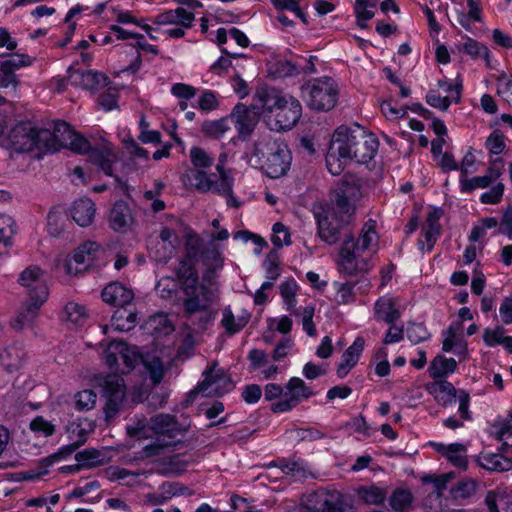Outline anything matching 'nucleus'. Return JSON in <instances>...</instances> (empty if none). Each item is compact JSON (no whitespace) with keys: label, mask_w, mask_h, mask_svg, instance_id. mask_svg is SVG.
Segmentation results:
<instances>
[{"label":"nucleus","mask_w":512,"mask_h":512,"mask_svg":"<svg viewBox=\"0 0 512 512\" xmlns=\"http://www.w3.org/2000/svg\"><path fill=\"white\" fill-rule=\"evenodd\" d=\"M456 368L457 362L454 358L448 359L442 355H437L430 363L428 372L433 379H440L448 373H453Z\"/></svg>","instance_id":"nucleus-32"},{"label":"nucleus","mask_w":512,"mask_h":512,"mask_svg":"<svg viewBox=\"0 0 512 512\" xmlns=\"http://www.w3.org/2000/svg\"><path fill=\"white\" fill-rule=\"evenodd\" d=\"M286 389L290 395L297 393L299 397L302 396L303 398H309L312 395V391L306 386L305 382L297 377H293L289 380Z\"/></svg>","instance_id":"nucleus-63"},{"label":"nucleus","mask_w":512,"mask_h":512,"mask_svg":"<svg viewBox=\"0 0 512 512\" xmlns=\"http://www.w3.org/2000/svg\"><path fill=\"white\" fill-rule=\"evenodd\" d=\"M377 0H356L354 11L356 18L359 20H370L374 17V12L368 10V7H375Z\"/></svg>","instance_id":"nucleus-60"},{"label":"nucleus","mask_w":512,"mask_h":512,"mask_svg":"<svg viewBox=\"0 0 512 512\" xmlns=\"http://www.w3.org/2000/svg\"><path fill=\"white\" fill-rule=\"evenodd\" d=\"M18 284L24 289L26 299L46 302L49 297V287L46 272L37 265L26 267L18 276Z\"/></svg>","instance_id":"nucleus-5"},{"label":"nucleus","mask_w":512,"mask_h":512,"mask_svg":"<svg viewBox=\"0 0 512 512\" xmlns=\"http://www.w3.org/2000/svg\"><path fill=\"white\" fill-rule=\"evenodd\" d=\"M76 464L66 465V473H75L81 469H90L104 465L109 461L105 449L87 448L75 454Z\"/></svg>","instance_id":"nucleus-13"},{"label":"nucleus","mask_w":512,"mask_h":512,"mask_svg":"<svg viewBox=\"0 0 512 512\" xmlns=\"http://www.w3.org/2000/svg\"><path fill=\"white\" fill-rule=\"evenodd\" d=\"M427 390L429 393L433 394L439 391L442 393V396H436L435 399L438 403H440L443 407L448 406L456 401L457 398V390L451 382L446 380H438L433 383H430L427 386Z\"/></svg>","instance_id":"nucleus-25"},{"label":"nucleus","mask_w":512,"mask_h":512,"mask_svg":"<svg viewBox=\"0 0 512 512\" xmlns=\"http://www.w3.org/2000/svg\"><path fill=\"white\" fill-rule=\"evenodd\" d=\"M23 356L24 352L19 344L6 346L0 352V364L7 371H12L20 366Z\"/></svg>","instance_id":"nucleus-31"},{"label":"nucleus","mask_w":512,"mask_h":512,"mask_svg":"<svg viewBox=\"0 0 512 512\" xmlns=\"http://www.w3.org/2000/svg\"><path fill=\"white\" fill-rule=\"evenodd\" d=\"M407 338L413 343L418 344L422 341L427 340L430 337V333L427 328L420 323L409 322L406 328Z\"/></svg>","instance_id":"nucleus-50"},{"label":"nucleus","mask_w":512,"mask_h":512,"mask_svg":"<svg viewBox=\"0 0 512 512\" xmlns=\"http://www.w3.org/2000/svg\"><path fill=\"white\" fill-rule=\"evenodd\" d=\"M331 201L333 204V209L331 213L327 212V214H334V216L339 214V218H344L349 221L354 212V207L351 204V198L336 190L335 196Z\"/></svg>","instance_id":"nucleus-36"},{"label":"nucleus","mask_w":512,"mask_h":512,"mask_svg":"<svg viewBox=\"0 0 512 512\" xmlns=\"http://www.w3.org/2000/svg\"><path fill=\"white\" fill-rule=\"evenodd\" d=\"M63 453H64V449L60 448L57 453L44 458L41 461L38 470L37 471H34V470L27 471L25 473L24 478L27 479V480H34L36 478H39L42 475L47 474L48 471H47L46 468L48 466L52 465L53 463H55L56 461H58L62 457Z\"/></svg>","instance_id":"nucleus-44"},{"label":"nucleus","mask_w":512,"mask_h":512,"mask_svg":"<svg viewBox=\"0 0 512 512\" xmlns=\"http://www.w3.org/2000/svg\"><path fill=\"white\" fill-rule=\"evenodd\" d=\"M502 452L503 451L499 453L481 454L475 459V461L480 467L488 471H509L512 469V459L505 457Z\"/></svg>","instance_id":"nucleus-21"},{"label":"nucleus","mask_w":512,"mask_h":512,"mask_svg":"<svg viewBox=\"0 0 512 512\" xmlns=\"http://www.w3.org/2000/svg\"><path fill=\"white\" fill-rule=\"evenodd\" d=\"M228 119L229 117H225L219 120L205 121L202 124V132L209 137L219 138L229 129Z\"/></svg>","instance_id":"nucleus-41"},{"label":"nucleus","mask_w":512,"mask_h":512,"mask_svg":"<svg viewBox=\"0 0 512 512\" xmlns=\"http://www.w3.org/2000/svg\"><path fill=\"white\" fill-rule=\"evenodd\" d=\"M363 182V179L356 176L355 174L346 173L343 176L337 190L351 198V200L355 201L361 197V187Z\"/></svg>","instance_id":"nucleus-33"},{"label":"nucleus","mask_w":512,"mask_h":512,"mask_svg":"<svg viewBox=\"0 0 512 512\" xmlns=\"http://www.w3.org/2000/svg\"><path fill=\"white\" fill-rule=\"evenodd\" d=\"M101 297L105 303L122 309L132 302L134 293L121 283L112 282L102 290Z\"/></svg>","instance_id":"nucleus-16"},{"label":"nucleus","mask_w":512,"mask_h":512,"mask_svg":"<svg viewBox=\"0 0 512 512\" xmlns=\"http://www.w3.org/2000/svg\"><path fill=\"white\" fill-rule=\"evenodd\" d=\"M64 206L57 204L51 208L47 215V231L50 236L58 237L64 228Z\"/></svg>","instance_id":"nucleus-34"},{"label":"nucleus","mask_w":512,"mask_h":512,"mask_svg":"<svg viewBox=\"0 0 512 512\" xmlns=\"http://www.w3.org/2000/svg\"><path fill=\"white\" fill-rule=\"evenodd\" d=\"M109 83L108 77L103 73L86 71V77L84 79L85 89H97L99 87H105Z\"/></svg>","instance_id":"nucleus-61"},{"label":"nucleus","mask_w":512,"mask_h":512,"mask_svg":"<svg viewBox=\"0 0 512 512\" xmlns=\"http://www.w3.org/2000/svg\"><path fill=\"white\" fill-rule=\"evenodd\" d=\"M340 257L341 270L343 272H345L348 275H353L359 270L357 263L355 262L357 257L353 235H348V238L344 239V242L340 249Z\"/></svg>","instance_id":"nucleus-23"},{"label":"nucleus","mask_w":512,"mask_h":512,"mask_svg":"<svg viewBox=\"0 0 512 512\" xmlns=\"http://www.w3.org/2000/svg\"><path fill=\"white\" fill-rule=\"evenodd\" d=\"M121 349H123L122 341H113L105 350V361L111 369H120L118 367V359L120 358Z\"/></svg>","instance_id":"nucleus-57"},{"label":"nucleus","mask_w":512,"mask_h":512,"mask_svg":"<svg viewBox=\"0 0 512 512\" xmlns=\"http://www.w3.org/2000/svg\"><path fill=\"white\" fill-rule=\"evenodd\" d=\"M413 496L407 489L397 488L389 497V504L395 512H404L410 508Z\"/></svg>","instance_id":"nucleus-38"},{"label":"nucleus","mask_w":512,"mask_h":512,"mask_svg":"<svg viewBox=\"0 0 512 512\" xmlns=\"http://www.w3.org/2000/svg\"><path fill=\"white\" fill-rule=\"evenodd\" d=\"M348 222L344 218L334 216V214H326L324 216L319 214L317 215L318 234L328 244H335L342 235L345 236V239L348 238V235H352L348 228Z\"/></svg>","instance_id":"nucleus-9"},{"label":"nucleus","mask_w":512,"mask_h":512,"mask_svg":"<svg viewBox=\"0 0 512 512\" xmlns=\"http://www.w3.org/2000/svg\"><path fill=\"white\" fill-rule=\"evenodd\" d=\"M188 462L181 460L179 455L170 457L167 461V465L159 470V473L164 476L169 475H180L186 471Z\"/></svg>","instance_id":"nucleus-51"},{"label":"nucleus","mask_w":512,"mask_h":512,"mask_svg":"<svg viewBox=\"0 0 512 512\" xmlns=\"http://www.w3.org/2000/svg\"><path fill=\"white\" fill-rule=\"evenodd\" d=\"M68 433L66 437V458L82 446L87 440V430L81 426V423L72 422L66 427Z\"/></svg>","instance_id":"nucleus-27"},{"label":"nucleus","mask_w":512,"mask_h":512,"mask_svg":"<svg viewBox=\"0 0 512 512\" xmlns=\"http://www.w3.org/2000/svg\"><path fill=\"white\" fill-rule=\"evenodd\" d=\"M285 98L280 91L268 86L258 87L254 94V100L258 102V106L262 108L266 118L267 115H273L276 112V108L282 104Z\"/></svg>","instance_id":"nucleus-17"},{"label":"nucleus","mask_w":512,"mask_h":512,"mask_svg":"<svg viewBox=\"0 0 512 512\" xmlns=\"http://www.w3.org/2000/svg\"><path fill=\"white\" fill-rule=\"evenodd\" d=\"M15 233V222L11 216L0 213V243L9 245Z\"/></svg>","instance_id":"nucleus-49"},{"label":"nucleus","mask_w":512,"mask_h":512,"mask_svg":"<svg viewBox=\"0 0 512 512\" xmlns=\"http://www.w3.org/2000/svg\"><path fill=\"white\" fill-rule=\"evenodd\" d=\"M72 219L81 227L90 226L95 218L96 208L89 198L76 200L70 209Z\"/></svg>","instance_id":"nucleus-19"},{"label":"nucleus","mask_w":512,"mask_h":512,"mask_svg":"<svg viewBox=\"0 0 512 512\" xmlns=\"http://www.w3.org/2000/svg\"><path fill=\"white\" fill-rule=\"evenodd\" d=\"M342 143L335 140L333 137L328 148L326 155V165L329 172L333 175H339L349 160V157L343 152L344 148Z\"/></svg>","instance_id":"nucleus-20"},{"label":"nucleus","mask_w":512,"mask_h":512,"mask_svg":"<svg viewBox=\"0 0 512 512\" xmlns=\"http://www.w3.org/2000/svg\"><path fill=\"white\" fill-rule=\"evenodd\" d=\"M261 115L260 108L257 104L246 106L238 103L228 116L235 125L238 132V138L246 141L252 135Z\"/></svg>","instance_id":"nucleus-7"},{"label":"nucleus","mask_w":512,"mask_h":512,"mask_svg":"<svg viewBox=\"0 0 512 512\" xmlns=\"http://www.w3.org/2000/svg\"><path fill=\"white\" fill-rule=\"evenodd\" d=\"M136 313L127 311L126 308L117 309L112 315L111 324L120 332L130 331L136 323Z\"/></svg>","instance_id":"nucleus-35"},{"label":"nucleus","mask_w":512,"mask_h":512,"mask_svg":"<svg viewBox=\"0 0 512 512\" xmlns=\"http://www.w3.org/2000/svg\"><path fill=\"white\" fill-rule=\"evenodd\" d=\"M97 395L93 390H83L75 395V406L78 410H90L95 406Z\"/></svg>","instance_id":"nucleus-53"},{"label":"nucleus","mask_w":512,"mask_h":512,"mask_svg":"<svg viewBox=\"0 0 512 512\" xmlns=\"http://www.w3.org/2000/svg\"><path fill=\"white\" fill-rule=\"evenodd\" d=\"M110 156L111 153L108 149L92 151L94 162L106 175L112 176V160Z\"/></svg>","instance_id":"nucleus-56"},{"label":"nucleus","mask_w":512,"mask_h":512,"mask_svg":"<svg viewBox=\"0 0 512 512\" xmlns=\"http://www.w3.org/2000/svg\"><path fill=\"white\" fill-rule=\"evenodd\" d=\"M147 324L152 327L153 331L157 335H167L174 330L173 326L169 323L167 316L164 314H158L150 317Z\"/></svg>","instance_id":"nucleus-52"},{"label":"nucleus","mask_w":512,"mask_h":512,"mask_svg":"<svg viewBox=\"0 0 512 512\" xmlns=\"http://www.w3.org/2000/svg\"><path fill=\"white\" fill-rule=\"evenodd\" d=\"M338 497V492H331L326 489H318L308 493L302 503L311 512H325L332 504L333 499Z\"/></svg>","instance_id":"nucleus-18"},{"label":"nucleus","mask_w":512,"mask_h":512,"mask_svg":"<svg viewBox=\"0 0 512 512\" xmlns=\"http://www.w3.org/2000/svg\"><path fill=\"white\" fill-rule=\"evenodd\" d=\"M485 145L493 154L497 155L502 153L505 148L504 135L498 130L493 131L487 138Z\"/></svg>","instance_id":"nucleus-64"},{"label":"nucleus","mask_w":512,"mask_h":512,"mask_svg":"<svg viewBox=\"0 0 512 512\" xmlns=\"http://www.w3.org/2000/svg\"><path fill=\"white\" fill-rule=\"evenodd\" d=\"M274 77L284 78L295 76L300 73L298 66L291 61L280 60L273 65V69L270 70Z\"/></svg>","instance_id":"nucleus-47"},{"label":"nucleus","mask_w":512,"mask_h":512,"mask_svg":"<svg viewBox=\"0 0 512 512\" xmlns=\"http://www.w3.org/2000/svg\"><path fill=\"white\" fill-rule=\"evenodd\" d=\"M364 343L365 342L362 337H357L354 343L345 350L342 355L343 360L337 368L338 377H345L349 370L356 365L359 355L363 351Z\"/></svg>","instance_id":"nucleus-22"},{"label":"nucleus","mask_w":512,"mask_h":512,"mask_svg":"<svg viewBox=\"0 0 512 512\" xmlns=\"http://www.w3.org/2000/svg\"><path fill=\"white\" fill-rule=\"evenodd\" d=\"M359 498L368 505H382L386 499V491L377 486H362L358 489Z\"/></svg>","instance_id":"nucleus-37"},{"label":"nucleus","mask_w":512,"mask_h":512,"mask_svg":"<svg viewBox=\"0 0 512 512\" xmlns=\"http://www.w3.org/2000/svg\"><path fill=\"white\" fill-rule=\"evenodd\" d=\"M463 50L473 58H477L482 55L486 61V65L490 66L489 49L485 45L474 39L468 38L463 45Z\"/></svg>","instance_id":"nucleus-45"},{"label":"nucleus","mask_w":512,"mask_h":512,"mask_svg":"<svg viewBox=\"0 0 512 512\" xmlns=\"http://www.w3.org/2000/svg\"><path fill=\"white\" fill-rule=\"evenodd\" d=\"M123 349H121L120 358L123 361V368H120L121 373H129L137 365L142 364L144 354L139 351L137 346H130L122 341Z\"/></svg>","instance_id":"nucleus-30"},{"label":"nucleus","mask_w":512,"mask_h":512,"mask_svg":"<svg viewBox=\"0 0 512 512\" xmlns=\"http://www.w3.org/2000/svg\"><path fill=\"white\" fill-rule=\"evenodd\" d=\"M189 424H179L175 416L170 414H157L149 419V427L157 437L166 441H175L177 436L184 435L188 429Z\"/></svg>","instance_id":"nucleus-10"},{"label":"nucleus","mask_w":512,"mask_h":512,"mask_svg":"<svg viewBox=\"0 0 512 512\" xmlns=\"http://www.w3.org/2000/svg\"><path fill=\"white\" fill-rule=\"evenodd\" d=\"M466 451V447L460 443H454L447 446V458L456 467L466 469L468 465L467 458L458 453Z\"/></svg>","instance_id":"nucleus-48"},{"label":"nucleus","mask_w":512,"mask_h":512,"mask_svg":"<svg viewBox=\"0 0 512 512\" xmlns=\"http://www.w3.org/2000/svg\"><path fill=\"white\" fill-rule=\"evenodd\" d=\"M106 404L104 407L105 420L111 421L120 411L126 397L124 380L116 376L108 377L103 386Z\"/></svg>","instance_id":"nucleus-8"},{"label":"nucleus","mask_w":512,"mask_h":512,"mask_svg":"<svg viewBox=\"0 0 512 512\" xmlns=\"http://www.w3.org/2000/svg\"><path fill=\"white\" fill-rule=\"evenodd\" d=\"M44 303L25 298L12 322V327L17 331L33 327Z\"/></svg>","instance_id":"nucleus-14"},{"label":"nucleus","mask_w":512,"mask_h":512,"mask_svg":"<svg viewBox=\"0 0 512 512\" xmlns=\"http://www.w3.org/2000/svg\"><path fill=\"white\" fill-rule=\"evenodd\" d=\"M191 162L196 167L206 168L213 164V159L200 147H193L190 151Z\"/></svg>","instance_id":"nucleus-62"},{"label":"nucleus","mask_w":512,"mask_h":512,"mask_svg":"<svg viewBox=\"0 0 512 512\" xmlns=\"http://www.w3.org/2000/svg\"><path fill=\"white\" fill-rule=\"evenodd\" d=\"M181 289L184 295H191L200 293L201 284H199V277L197 271L189 272L182 280H180Z\"/></svg>","instance_id":"nucleus-59"},{"label":"nucleus","mask_w":512,"mask_h":512,"mask_svg":"<svg viewBox=\"0 0 512 512\" xmlns=\"http://www.w3.org/2000/svg\"><path fill=\"white\" fill-rule=\"evenodd\" d=\"M273 236L272 243L276 248H281L283 244L289 245L290 241V233L287 227L281 222H277L273 225Z\"/></svg>","instance_id":"nucleus-58"},{"label":"nucleus","mask_w":512,"mask_h":512,"mask_svg":"<svg viewBox=\"0 0 512 512\" xmlns=\"http://www.w3.org/2000/svg\"><path fill=\"white\" fill-rule=\"evenodd\" d=\"M187 177L190 184L201 192H206L213 188V181L203 171L191 170Z\"/></svg>","instance_id":"nucleus-43"},{"label":"nucleus","mask_w":512,"mask_h":512,"mask_svg":"<svg viewBox=\"0 0 512 512\" xmlns=\"http://www.w3.org/2000/svg\"><path fill=\"white\" fill-rule=\"evenodd\" d=\"M193 19V13L186 11L184 8H177L159 14L154 22L158 25L177 24L188 28L191 26Z\"/></svg>","instance_id":"nucleus-24"},{"label":"nucleus","mask_w":512,"mask_h":512,"mask_svg":"<svg viewBox=\"0 0 512 512\" xmlns=\"http://www.w3.org/2000/svg\"><path fill=\"white\" fill-rule=\"evenodd\" d=\"M142 364L149 372L152 382L159 384L164 377V367L161 359L157 356L146 354Z\"/></svg>","instance_id":"nucleus-39"},{"label":"nucleus","mask_w":512,"mask_h":512,"mask_svg":"<svg viewBox=\"0 0 512 512\" xmlns=\"http://www.w3.org/2000/svg\"><path fill=\"white\" fill-rule=\"evenodd\" d=\"M134 222L129 205L123 201H116L109 213L110 227L119 233L127 232Z\"/></svg>","instance_id":"nucleus-15"},{"label":"nucleus","mask_w":512,"mask_h":512,"mask_svg":"<svg viewBox=\"0 0 512 512\" xmlns=\"http://www.w3.org/2000/svg\"><path fill=\"white\" fill-rule=\"evenodd\" d=\"M478 482L472 478H466L459 481L455 486L451 487L450 493L454 499L468 498L475 493Z\"/></svg>","instance_id":"nucleus-40"},{"label":"nucleus","mask_w":512,"mask_h":512,"mask_svg":"<svg viewBox=\"0 0 512 512\" xmlns=\"http://www.w3.org/2000/svg\"><path fill=\"white\" fill-rule=\"evenodd\" d=\"M302 115L300 102L290 96L285 98L273 115H267V123L272 130L286 131L292 129Z\"/></svg>","instance_id":"nucleus-6"},{"label":"nucleus","mask_w":512,"mask_h":512,"mask_svg":"<svg viewBox=\"0 0 512 512\" xmlns=\"http://www.w3.org/2000/svg\"><path fill=\"white\" fill-rule=\"evenodd\" d=\"M301 90L308 107L313 110L329 111L337 103L338 90L329 77L315 79L312 84L302 86Z\"/></svg>","instance_id":"nucleus-4"},{"label":"nucleus","mask_w":512,"mask_h":512,"mask_svg":"<svg viewBox=\"0 0 512 512\" xmlns=\"http://www.w3.org/2000/svg\"><path fill=\"white\" fill-rule=\"evenodd\" d=\"M216 316V311H214L211 307L206 311L199 313V316H193V320H187L194 326L195 332H203L207 329V326L210 322L214 320Z\"/></svg>","instance_id":"nucleus-55"},{"label":"nucleus","mask_w":512,"mask_h":512,"mask_svg":"<svg viewBox=\"0 0 512 512\" xmlns=\"http://www.w3.org/2000/svg\"><path fill=\"white\" fill-rule=\"evenodd\" d=\"M256 154H261L262 169L270 178H279L286 174L291 164V153L286 144L267 141L262 148H255Z\"/></svg>","instance_id":"nucleus-3"},{"label":"nucleus","mask_w":512,"mask_h":512,"mask_svg":"<svg viewBox=\"0 0 512 512\" xmlns=\"http://www.w3.org/2000/svg\"><path fill=\"white\" fill-rule=\"evenodd\" d=\"M213 302V292L205 284H201L200 293L186 295L182 302L183 317L193 320V316L206 311Z\"/></svg>","instance_id":"nucleus-11"},{"label":"nucleus","mask_w":512,"mask_h":512,"mask_svg":"<svg viewBox=\"0 0 512 512\" xmlns=\"http://www.w3.org/2000/svg\"><path fill=\"white\" fill-rule=\"evenodd\" d=\"M86 318V311L83 306L73 302L66 304V321H69L75 326H82Z\"/></svg>","instance_id":"nucleus-46"},{"label":"nucleus","mask_w":512,"mask_h":512,"mask_svg":"<svg viewBox=\"0 0 512 512\" xmlns=\"http://www.w3.org/2000/svg\"><path fill=\"white\" fill-rule=\"evenodd\" d=\"M375 234L376 232L374 224H365L362 229L360 238L356 242L354 241L355 251L358 252L367 250L371 246Z\"/></svg>","instance_id":"nucleus-54"},{"label":"nucleus","mask_w":512,"mask_h":512,"mask_svg":"<svg viewBox=\"0 0 512 512\" xmlns=\"http://www.w3.org/2000/svg\"><path fill=\"white\" fill-rule=\"evenodd\" d=\"M66 149L80 155L91 150L90 142L68 122H66Z\"/></svg>","instance_id":"nucleus-26"},{"label":"nucleus","mask_w":512,"mask_h":512,"mask_svg":"<svg viewBox=\"0 0 512 512\" xmlns=\"http://www.w3.org/2000/svg\"><path fill=\"white\" fill-rule=\"evenodd\" d=\"M202 246L203 241L196 233H188L185 241L186 258L196 261L200 256Z\"/></svg>","instance_id":"nucleus-42"},{"label":"nucleus","mask_w":512,"mask_h":512,"mask_svg":"<svg viewBox=\"0 0 512 512\" xmlns=\"http://www.w3.org/2000/svg\"><path fill=\"white\" fill-rule=\"evenodd\" d=\"M222 381L224 382V385L228 386L227 390L232 388V386H233L232 381L230 379L226 378L222 372L214 373L213 369L206 371L205 379L202 382H200L194 390L190 391L187 394L186 399L183 403L184 407H187L188 405L193 403L199 393H205L213 385H217V386L214 388L213 391L207 392L206 395L207 396H211V395L221 396L223 394V392L219 390L218 384Z\"/></svg>","instance_id":"nucleus-12"},{"label":"nucleus","mask_w":512,"mask_h":512,"mask_svg":"<svg viewBox=\"0 0 512 512\" xmlns=\"http://www.w3.org/2000/svg\"><path fill=\"white\" fill-rule=\"evenodd\" d=\"M374 310L376 317L387 324H394L401 316L400 311L395 308L394 301L389 298H380L375 303Z\"/></svg>","instance_id":"nucleus-28"},{"label":"nucleus","mask_w":512,"mask_h":512,"mask_svg":"<svg viewBox=\"0 0 512 512\" xmlns=\"http://www.w3.org/2000/svg\"><path fill=\"white\" fill-rule=\"evenodd\" d=\"M332 137L343 144V152L349 157V160H354L359 164L370 162L374 158L379 145L374 135L368 134L358 124H355L353 128L340 126L335 130Z\"/></svg>","instance_id":"nucleus-2"},{"label":"nucleus","mask_w":512,"mask_h":512,"mask_svg":"<svg viewBox=\"0 0 512 512\" xmlns=\"http://www.w3.org/2000/svg\"><path fill=\"white\" fill-rule=\"evenodd\" d=\"M100 251V245L94 241H85L79 245L73 254V259L77 264H85L83 270H87L90 264L96 259L97 253Z\"/></svg>","instance_id":"nucleus-29"},{"label":"nucleus","mask_w":512,"mask_h":512,"mask_svg":"<svg viewBox=\"0 0 512 512\" xmlns=\"http://www.w3.org/2000/svg\"><path fill=\"white\" fill-rule=\"evenodd\" d=\"M8 140L16 152H35L37 158L57 152L62 146L54 131L38 127L30 121L16 124L11 129Z\"/></svg>","instance_id":"nucleus-1"}]
</instances>
